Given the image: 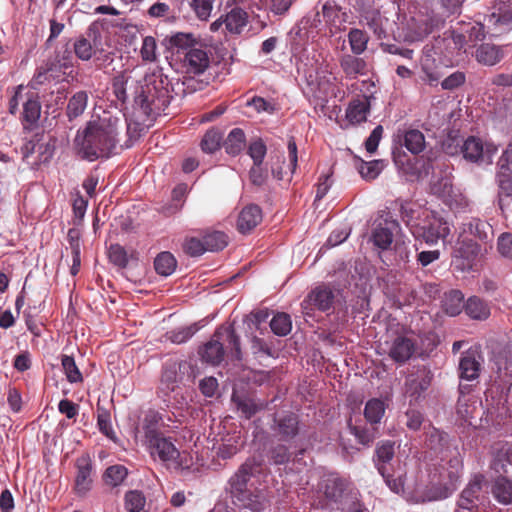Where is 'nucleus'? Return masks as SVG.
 Returning a JSON list of instances; mask_svg holds the SVG:
<instances>
[{
	"instance_id": "obj_1",
	"label": "nucleus",
	"mask_w": 512,
	"mask_h": 512,
	"mask_svg": "<svg viewBox=\"0 0 512 512\" xmlns=\"http://www.w3.org/2000/svg\"><path fill=\"white\" fill-rule=\"evenodd\" d=\"M122 121L117 117H103L98 121L89 122L82 132H78L75 145L81 158L95 161L101 157H109L118 143Z\"/></svg>"
},
{
	"instance_id": "obj_2",
	"label": "nucleus",
	"mask_w": 512,
	"mask_h": 512,
	"mask_svg": "<svg viewBox=\"0 0 512 512\" xmlns=\"http://www.w3.org/2000/svg\"><path fill=\"white\" fill-rule=\"evenodd\" d=\"M158 416L156 414L147 415L144 419V444L150 456L158 459L169 469L175 471L189 470L193 465V458L189 453L180 452L171 437H166L158 429Z\"/></svg>"
},
{
	"instance_id": "obj_3",
	"label": "nucleus",
	"mask_w": 512,
	"mask_h": 512,
	"mask_svg": "<svg viewBox=\"0 0 512 512\" xmlns=\"http://www.w3.org/2000/svg\"><path fill=\"white\" fill-rule=\"evenodd\" d=\"M401 215L416 239H422L428 245H436L440 240L445 243L451 229L447 220L436 211L414 209L411 205L401 206Z\"/></svg>"
},
{
	"instance_id": "obj_4",
	"label": "nucleus",
	"mask_w": 512,
	"mask_h": 512,
	"mask_svg": "<svg viewBox=\"0 0 512 512\" xmlns=\"http://www.w3.org/2000/svg\"><path fill=\"white\" fill-rule=\"evenodd\" d=\"M170 99L168 79L159 73L145 78V84L135 98V104L143 115L155 117L165 111Z\"/></svg>"
},
{
	"instance_id": "obj_5",
	"label": "nucleus",
	"mask_w": 512,
	"mask_h": 512,
	"mask_svg": "<svg viewBox=\"0 0 512 512\" xmlns=\"http://www.w3.org/2000/svg\"><path fill=\"white\" fill-rule=\"evenodd\" d=\"M226 343L228 347L234 350L235 357L240 359L239 338L232 326H227L219 328L213 335V338L203 346L200 351L202 360L211 365L220 364L224 358L223 345Z\"/></svg>"
},
{
	"instance_id": "obj_6",
	"label": "nucleus",
	"mask_w": 512,
	"mask_h": 512,
	"mask_svg": "<svg viewBox=\"0 0 512 512\" xmlns=\"http://www.w3.org/2000/svg\"><path fill=\"white\" fill-rule=\"evenodd\" d=\"M497 151L498 147L493 142H483L476 136L467 137L461 145L463 158L478 165H491Z\"/></svg>"
},
{
	"instance_id": "obj_7",
	"label": "nucleus",
	"mask_w": 512,
	"mask_h": 512,
	"mask_svg": "<svg viewBox=\"0 0 512 512\" xmlns=\"http://www.w3.org/2000/svg\"><path fill=\"white\" fill-rule=\"evenodd\" d=\"M335 301L334 291L325 284L312 289L301 302V309L305 316H313L315 310L330 313Z\"/></svg>"
},
{
	"instance_id": "obj_8",
	"label": "nucleus",
	"mask_w": 512,
	"mask_h": 512,
	"mask_svg": "<svg viewBox=\"0 0 512 512\" xmlns=\"http://www.w3.org/2000/svg\"><path fill=\"white\" fill-rule=\"evenodd\" d=\"M479 251V245L475 241L459 237L452 252V266L461 272L472 270Z\"/></svg>"
},
{
	"instance_id": "obj_9",
	"label": "nucleus",
	"mask_w": 512,
	"mask_h": 512,
	"mask_svg": "<svg viewBox=\"0 0 512 512\" xmlns=\"http://www.w3.org/2000/svg\"><path fill=\"white\" fill-rule=\"evenodd\" d=\"M432 381V374L425 366L419 367L410 373L405 380V396L412 401H418L423 393L429 388Z\"/></svg>"
},
{
	"instance_id": "obj_10",
	"label": "nucleus",
	"mask_w": 512,
	"mask_h": 512,
	"mask_svg": "<svg viewBox=\"0 0 512 512\" xmlns=\"http://www.w3.org/2000/svg\"><path fill=\"white\" fill-rule=\"evenodd\" d=\"M253 466L254 464L252 461L247 460L230 477L227 491L231 494L234 501L237 499H244L243 497H246L247 492L249 491L247 489V484L252 476Z\"/></svg>"
},
{
	"instance_id": "obj_11",
	"label": "nucleus",
	"mask_w": 512,
	"mask_h": 512,
	"mask_svg": "<svg viewBox=\"0 0 512 512\" xmlns=\"http://www.w3.org/2000/svg\"><path fill=\"white\" fill-rule=\"evenodd\" d=\"M322 14L325 21L329 24V30L332 35L346 30L349 14L334 0H326L323 3Z\"/></svg>"
},
{
	"instance_id": "obj_12",
	"label": "nucleus",
	"mask_w": 512,
	"mask_h": 512,
	"mask_svg": "<svg viewBox=\"0 0 512 512\" xmlns=\"http://www.w3.org/2000/svg\"><path fill=\"white\" fill-rule=\"evenodd\" d=\"M482 363L483 357L477 348H470L465 351L459 361L461 379L467 381L477 379L482 368Z\"/></svg>"
},
{
	"instance_id": "obj_13",
	"label": "nucleus",
	"mask_w": 512,
	"mask_h": 512,
	"mask_svg": "<svg viewBox=\"0 0 512 512\" xmlns=\"http://www.w3.org/2000/svg\"><path fill=\"white\" fill-rule=\"evenodd\" d=\"M415 349L416 343L413 339L398 335L390 342L388 355L396 363L403 364L413 356Z\"/></svg>"
},
{
	"instance_id": "obj_14",
	"label": "nucleus",
	"mask_w": 512,
	"mask_h": 512,
	"mask_svg": "<svg viewBox=\"0 0 512 512\" xmlns=\"http://www.w3.org/2000/svg\"><path fill=\"white\" fill-rule=\"evenodd\" d=\"M399 228V224L395 220H385L379 223L372 232L371 239L373 244L381 249H388L394 237V232Z\"/></svg>"
},
{
	"instance_id": "obj_15",
	"label": "nucleus",
	"mask_w": 512,
	"mask_h": 512,
	"mask_svg": "<svg viewBox=\"0 0 512 512\" xmlns=\"http://www.w3.org/2000/svg\"><path fill=\"white\" fill-rule=\"evenodd\" d=\"M339 65L346 78L356 79L367 74V62L353 53H345L339 57Z\"/></svg>"
},
{
	"instance_id": "obj_16",
	"label": "nucleus",
	"mask_w": 512,
	"mask_h": 512,
	"mask_svg": "<svg viewBox=\"0 0 512 512\" xmlns=\"http://www.w3.org/2000/svg\"><path fill=\"white\" fill-rule=\"evenodd\" d=\"M209 65V57L205 50L201 48H190L184 56L183 66L188 73L199 75L203 73Z\"/></svg>"
},
{
	"instance_id": "obj_17",
	"label": "nucleus",
	"mask_w": 512,
	"mask_h": 512,
	"mask_svg": "<svg viewBox=\"0 0 512 512\" xmlns=\"http://www.w3.org/2000/svg\"><path fill=\"white\" fill-rule=\"evenodd\" d=\"M483 481L484 476L480 474L475 475L472 478V480L461 493V496L458 501L459 507L467 508L468 506H478Z\"/></svg>"
},
{
	"instance_id": "obj_18",
	"label": "nucleus",
	"mask_w": 512,
	"mask_h": 512,
	"mask_svg": "<svg viewBox=\"0 0 512 512\" xmlns=\"http://www.w3.org/2000/svg\"><path fill=\"white\" fill-rule=\"evenodd\" d=\"M262 220V212L257 205H248L239 214L237 226L240 232L246 233L255 228Z\"/></svg>"
},
{
	"instance_id": "obj_19",
	"label": "nucleus",
	"mask_w": 512,
	"mask_h": 512,
	"mask_svg": "<svg viewBox=\"0 0 512 512\" xmlns=\"http://www.w3.org/2000/svg\"><path fill=\"white\" fill-rule=\"evenodd\" d=\"M464 311L469 318L477 321H484L491 314L489 304L478 296H471L467 299Z\"/></svg>"
},
{
	"instance_id": "obj_20",
	"label": "nucleus",
	"mask_w": 512,
	"mask_h": 512,
	"mask_svg": "<svg viewBox=\"0 0 512 512\" xmlns=\"http://www.w3.org/2000/svg\"><path fill=\"white\" fill-rule=\"evenodd\" d=\"M362 23L366 25L378 39L387 37L386 25L388 19L377 10L367 11L362 17Z\"/></svg>"
},
{
	"instance_id": "obj_21",
	"label": "nucleus",
	"mask_w": 512,
	"mask_h": 512,
	"mask_svg": "<svg viewBox=\"0 0 512 512\" xmlns=\"http://www.w3.org/2000/svg\"><path fill=\"white\" fill-rule=\"evenodd\" d=\"M370 111L368 98L352 100L346 109V118L351 124H359L367 120Z\"/></svg>"
},
{
	"instance_id": "obj_22",
	"label": "nucleus",
	"mask_w": 512,
	"mask_h": 512,
	"mask_svg": "<svg viewBox=\"0 0 512 512\" xmlns=\"http://www.w3.org/2000/svg\"><path fill=\"white\" fill-rule=\"evenodd\" d=\"M248 24V13L235 7L225 15V29L231 34H240Z\"/></svg>"
},
{
	"instance_id": "obj_23",
	"label": "nucleus",
	"mask_w": 512,
	"mask_h": 512,
	"mask_svg": "<svg viewBox=\"0 0 512 512\" xmlns=\"http://www.w3.org/2000/svg\"><path fill=\"white\" fill-rule=\"evenodd\" d=\"M88 99V93L83 90L74 93L69 98L66 107V115L69 121L80 117L85 112L88 105Z\"/></svg>"
},
{
	"instance_id": "obj_24",
	"label": "nucleus",
	"mask_w": 512,
	"mask_h": 512,
	"mask_svg": "<svg viewBox=\"0 0 512 512\" xmlns=\"http://www.w3.org/2000/svg\"><path fill=\"white\" fill-rule=\"evenodd\" d=\"M91 473V464L85 459L78 460L75 479V489L78 494H85L90 490L92 484Z\"/></svg>"
},
{
	"instance_id": "obj_25",
	"label": "nucleus",
	"mask_w": 512,
	"mask_h": 512,
	"mask_svg": "<svg viewBox=\"0 0 512 512\" xmlns=\"http://www.w3.org/2000/svg\"><path fill=\"white\" fill-rule=\"evenodd\" d=\"M401 144L406 147V149L417 155L421 153L426 146L425 136L418 129H408L403 132Z\"/></svg>"
},
{
	"instance_id": "obj_26",
	"label": "nucleus",
	"mask_w": 512,
	"mask_h": 512,
	"mask_svg": "<svg viewBox=\"0 0 512 512\" xmlns=\"http://www.w3.org/2000/svg\"><path fill=\"white\" fill-rule=\"evenodd\" d=\"M41 115V104L36 96L27 97L23 103V125L24 128H30L35 125Z\"/></svg>"
},
{
	"instance_id": "obj_27",
	"label": "nucleus",
	"mask_w": 512,
	"mask_h": 512,
	"mask_svg": "<svg viewBox=\"0 0 512 512\" xmlns=\"http://www.w3.org/2000/svg\"><path fill=\"white\" fill-rule=\"evenodd\" d=\"M232 401L247 419L263 408V403L256 401L254 398L239 395L236 391L232 394Z\"/></svg>"
},
{
	"instance_id": "obj_28",
	"label": "nucleus",
	"mask_w": 512,
	"mask_h": 512,
	"mask_svg": "<svg viewBox=\"0 0 512 512\" xmlns=\"http://www.w3.org/2000/svg\"><path fill=\"white\" fill-rule=\"evenodd\" d=\"M464 295L459 290H451L445 294L443 309L449 316H457L464 309Z\"/></svg>"
},
{
	"instance_id": "obj_29",
	"label": "nucleus",
	"mask_w": 512,
	"mask_h": 512,
	"mask_svg": "<svg viewBox=\"0 0 512 512\" xmlns=\"http://www.w3.org/2000/svg\"><path fill=\"white\" fill-rule=\"evenodd\" d=\"M503 55L498 47L491 44H482L476 50V59L479 63L493 66L500 62Z\"/></svg>"
},
{
	"instance_id": "obj_30",
	"label": "nucleus",
	"mask_w": 512,
	"mask_h": 512,
	"mask_svg": "<svg viewBox=\"0 0 512 512\" xmlns=\"http://www.w3.org/2000/svg\"><path fill=\"white\" fill-rule=\"evenodd\" d=\"M245 142L246 139L243 130L234 128L228 134L224 142V147L228 154L235 156L243 150Z\"/></svg>"
},
{
	"instance_id": "obj_31",
	"label": "nucleus",
	"mask_w": 512,
	"mask_h": 512,
	"mask_svg": "<svg viewBox=\"0 0 512 512\" xmlns=\"http://www.w3.org/2000/svg\"><path fill=\"white\" fill-rule=\"evenodd\" d=\"M277 432L283 440H288L298 433V420L294 414H287L277 420Z\"/></svg>"
},
{
	"instance_id": "obj_32",
	"label": "nucleus",
	"mask_w": 512,
	"mask_h": 512,
	"mask_svg": "<svg viewBox=\"0 0 512 512\" xmlns=\"http://www.w3.org/2000/svg\"><path fill=\"white\" fill-rule=\"evenodd\" d=\"M492 493L498 502L502 504L512 503V480L499 477L493 485Z\"/></svg>"
},
{
	"instance_id": "obj_33",
	"label": "nucleus",
	"mask_w": 512,
	"mask_h": 512,
	"mask_svg": "<svg viewBox=\"0 0 512 512\" xmlns=\"http://www.w3.org/2000/svg\"><path fill=\"white\" fill-rule=\"evenodd\" d=\"M177 261L170 252H161L154 260L155 271L161 276H170L176 269Z\"/></svg>"
},
{
	"instance_id": "obj_34",
	"label": "nucleus",
	"mask_w": 512,
	"mask_h": 512,
	"mask_svg": "<svg viewBox=\"0 0 512 512\" xmlns=\"http://www.w3.org/2000/svg\"><path fill=\"white\" fill-rule=\"evenodd\" d=\"M348 41L351 52L355 55H361L367 49L369 36L361 29L352 28L348 33Z\"/></svg>"
},
{
	"instance_id": "obj_35",
	"label": "nucleus",
	"mask_w": 512,
	"mask_h": 512,
	"mask_svg": "<svg viewBox=\"0 0 512 512\" xmlns=\"http://www.w3.org/2000/svg\"><path fill=\"white\" fill-rule=\"evenodd\" d=\"M199 330V327L196 323L178 327L166 332L165 337L167 340L174 344H183L186 343L192 336Z\"/></svg>"
},
{
	"instance_id": "obj_36",
	"label": "nucleus",
	"mask_w": 512,
	"mask_h": 512,
	"mask_svg": "<svg viewBox=\"0 0 512 512\" xmlns=\"http://www.w3.org/2000/svg\"><path fill=\"white\" fill-rule=\"evenodd\" d=\"M180 369V365L177 363L166 364L161 377V384L163 389L167 392H173L177 387V384L180 380L178 375V370Z\"/></svg>"
},
{
	"instance_id": "obj_37",
	"label": "nucleus",
	"mask_w": 512,
	"mask_h": 512,
	"mask_svg": "<svg viewBox=\"0 0 512 512\" xmlns=\"http://www.w3.org/2000/svg\"><path fill=\"white\" fill-rule=\"evenodd\" d=\"M486 223L481 221L478 218H471L468 221L464 222L461 226L460 237H464L465 235H470L478 239H486L487 233L485 231Z\"/></svg>"
},
{
	"instance_id": "obj_38",
	"label": "nucleus",
	"mask_w": 512,
	"mask_h": 512,
	"mask_svg": "<svg viewBox=\"0 0 512 512\" xmlns=\"http://www.w3.org/2000/svg\"><path fill=\"white\" fill-rule=\"evenodd\" d=\"M385 413L384 402L380 399H370L364 409V416L371 424L379 423Z\"/></svg>"
},
{
	"instance_id": "obj_39",
	"label": "nucleus",
	"mask_w": 512,
	"mask_h": 512,
	"mask_svg": "<svg viewBox=\"0 0 512 512\" xmlns=\"http://www.w3.org/2000/svg\"><path fill=\"white\" fill-rule=\"evenodd\" d=\"M244 499H237L234 502L238 503L239 506L250 509L253 512H262L268 505L266 498L260 494H253L250 491L247 492Z\"/></svg>"
},
{
	"instance_id": "obj_40",
	"label": "nucleus",
	"mask_w": 512,
	"mask_h": 512,
	"mask_svg": "<svg viewBox=\"0 0 512 512\" xmlns=\"http://www.w3.org/2000/svg\"><path fill=\"white\" fill-rule=\"evenodd\" d=\"M244 499H237L234 502L238 503L239 506L250 509L253 512H262L268 505L266 498L260 494H253L250 491L247 492Z\"/></svg>"
},
{
	"instance_id": "obj_41",
	"label": "nucleus",
	"mask_w": 512,
	"mask_h": 512,
	"mask_svg": "<svg viewBox=\"0 0 512 512\" xmlns=\"http://www.w3.org/2000/svg\"><path fill=\"white\" fill-rule=\"evenodd\" d=\"M395 454V443L392 441H382L378 443L375 450V464L378 468V465L386 466L389 463Z\"/></svg>"
},
{
	"instance_id": "obj_42",
	"label": "nucleus",
	"mask_w": 512,
	"mask_h": 512,
	"mask_svg": "<svg viewBox=\"0 0 512 512\" xmlns=\"http://www.w3.org/2000/svg\"><path fill=\"white\" fill-rule=\"evenodd\" d=\"M270 327L274 334L278 336H286L292 329L291 318L286 313H277L270 321Z\"/></svg>"
},
{
	"instance_id": "obj_43",
	"label": "nucleus",
	"mask_w": 512,
	"mask_h": 512,
	"mask_svg": "<svg viewBox=\"0 0 512 512\" xmlns=\"http://www.w3.org/2000/svg\"><path fill=\"white\" fill-rule=\"evenodd\" d=\"M322 489L328 499L337 501L344 491V482L338 477L330 476L324 481Z\"/></svg>"
},
{
	"instance_id": "obj_44",
	"label": "nucleus",
	"mask_w": 512,
	"mask_h": 512,
	"mask_svg": "<svg viewBox=\"0 0 512 512\" xmlns=\"http://www.w3.org/2000/svg\"><path fill=\"white\" fill-rule=\"evenodd\" d=\"M410 27L414 33V38L422 39L433 31L434 20L428 17L412 18Z\"/></svg>"
},
{
	"instance_id": "obj_45",
	"label": "nucleus",
	"mask_w": 512,
	"mask_h": 512,
	"mask_svg": "<svg viewBox=\"0 0 512 512\" xmlns=\"http://www.w3.org/2000/svg\"><path fill=\"white\" fill-rule=\"evenodd\" d=\"M140 56L144 62H156L158 59V47L153 36H145L140 48Z\"/></svg>"
},
{
	"instance_id": "obj_46",
	"label": "nucleus",
	"mask_w": 512,
	"mask_h": 512,
	"mask_svg": "<svg viewBox=\"0 0 512 512\" xmlns=\"http://www.w3.org/2000/svg\"><path fill=\"white\" fill-rule=\"evenodd\" d=\"M205 247L208 251H219L224 249L228 244V237L221 231H213L207 233L204 238Z\"/></svg>"
},
{
	"instance_id": "obj_47",
	"label": "nucleus",
	"mask_w": 512,
	"mask_h": 512,
	"mask_svg": "<svg viewBox=\"0 0 512 512\" xmlns=\"http://www.w3.org/2000/svg\"><path fill=\"white\" fill-rule=\"evenodd\" d=\"M63 371L70 383L82 382L83 377L73 357L63 355L61 360Z\"/></svg>"
},
{
	"instance_id": "obj_48",
	"label": "nucleus",
	"mask_w": 512,
	"mask_h": 512,
	"mask_svg": "<svg viewBox=\"0 0 512 512\" xmlns=\"http://www.w3.org/2000/svg\"><path fill=\"white\" fill-rule=\"evenodd\" d=\"M222 134L216 129L208 130L202 138L201 149L206 153H214L220 148Z\"/></svg>"
},
{
	"instance_id": "obj_49",
	"label": "nucleus",
	"mask_w": 512,
	"mask_h": 512,
	"mask_svg": "<svg viewBox=\"0 0 512 512\" xmlns=\"http://www.w3.org/2000/svg\"><path fill=\"white\" fill-rule=\"evenodd\" d=\"M167 47L171 50L177 49V53L180 50H186L191 48L194 39L191 34L187 33H176L166 38Z\"/></svg>"
},
{
	"instance_id": "obj_50",
	"label": "nucleus",
	"mask_w": 512,
	"mask_h": 512,
	"mask_svg": "<svg viewBox=\"0 0 512 512\" xmlns=\"http://www.w3.org/2000/svg\"><path fill=\"white\" fill-rule=\"evenodd\" d=\"M378 472L383 477L386 485L390 488L394 493H401L404 490V479L402 475L395 476L393 474L388 473L387 467L384 465H378Z\"/></svg>"
},
{
	"instance_id": "obj_51",
	"label": "nucleus",
	"mask_w": 512,
	"mask_h": 512,
	"mask_svg": "<svg viewBox=\"0 0 512 512\" xmlns=\"http://www.w3.org/2000/svg\"><path fill=\"white\" fill-rule=\"evenodd\" d=\"M215 0H190L189 5L196 17L201 21H207L213 10Z\"/></svg>"
},
{
	"instance_id": "obj_52",
	"label": "nucleus",
	"mask_w": 512,
	"mask_h": 512,
	"mask_svg": "<svg viewBox=\"0 0 512 512\" xmlns=\"http://www.w3.org/2000/svg\"><path fill=\"white\" fill-rule=\"evenodd\" d=\"M127 476V469L122 465H113L106 469L104 481L111 486H118Z\"/></svg>"
},
{
	"instance_id": "obj_53",
	"label": "nucleus",
	"mask_w": 512,
	"mask_h": 512,
	"mask_svg": "<svg viewBox=\"0 0 512 512\" xmlns=\"http://www.w3.org/2000/svg\"><path fill=\"white\" fill-rule=\"evenodd\" d=\"M68 237L70 239V246H71V250H72L71 274L76 275L79 272V268L81 265L80 244H79L77 232L74 229L69 230Z\"/></svg>"
},
{
	"instance_id": "obj_54",
	"label": "nucleus",
	"mask_w": 512,
	"mask_h": 512,
	"mask_svg": "<svg viewBox=\"0 0 512 512\" xmlns=\"http://www.w3.org/2000/svg\"><path fill=\"white\" fill-rule=\"evenodd\" d=\"M97 425L99 430L108 438L114 437V430L111 425L110 412L104 407H97Z\"/></svg>"
},
{
	"instance_id": "obj_55",
	"label": "nucleus",
	"mask_w": 512,
	"mask_h": 512,
	"mask_svg": "<svg viewBox=\"0 0 512 512\" xmlns=\"http://www.w3.org/2000/svg\"><path fill=\"white\" fill-rule=\"evenodd\" d=\"M145 497L139 491H129L125 495V507L127 512L144 511Z\"/></svg>"
},
{
	"instance_id": "obj_56",
	"label": "nucleus",
	"mask_w": 512,
	"mask_h": 512,
	"mask_svg": "<svg viewBox=\"0 0 512 512\" xmlns=\"http://www.w3.org/2000/svg\"><path fill=\"white\" fill-rule=\"evenodd\" d=\"M109 260L116 266L124 268L128 264V254L124 247L119 244H112L108 249Z\"/></svg>"
},
{
	"instance_id": "obj_57",
	"label": "nucleus",
	"mask_w": 512,
	"mask_h": 512,
	"mask_svg": "<svg viewBox=\"0 0 512 512\" xmlns=\"http://www.w3.org/2000/svg\"><path fill=\"white\" fill-rule=\"evenodd\" d=\"M335 80L336 77L327 68H320L316 72L315 82L319 92L327 93Z\"/></svg>"
},
{
	"instance_id": "obj_58",
	"label": "nucleus",
	"mask_w": 512,
	"mask_h": 512,
	"mask_svg": "<svg viewBox=\"0 0 512 512\" xmlns=\"http://www.w3.org/2000/svg\"><path fill=\"white\" fill-rule=\"evenodd\" d=\"M295 0H267L266 9L274 16H285Z\"/></svg>"
},
{
	"instance_id": "obj_59",
	"label": "nucleus",
	"mask_w": 512,
	"mask_h": 512,
	"mask_svg": "<svg viewBox=\"0 0 512 512\" xmlns=\"http://www.w3.org/2000/svg\"><path fill=\"white\" fill-rule=\"evenodd\" d=\"M74 52L76 56L82 61H88L92 58L94 54L93 47L89 40L86 38H79L75 41Z\"/></svg>"
},
{
	"instance_id": "obj_60",
	"label": "nucleus",
	"mask_w": 512,
	"mask_h": 512,
	"mask_svg": "<svg viewBox=\"0 0 512 512\" xmlns=\"http://www.w3.org/2000/svg\"><path fill=\"white\" fill-rule=\"evenodd\" d=\"M52 71V67L38 68L33 78L29 82V86L32 89H38L40 86L50 83L52 78Z\"/></svg>"
},
{
	"instance_id": "obj_61",
	"label": "nucleus",
	"mask_w": 512,
	"mask_h": 512,
	"mask_svg": "<svg viewBox=\"0 0 512 512\" xmlns=\"http://www.w3.org/2000/svg\"><path fill=\"white\" fill-rule=\"evenodd\" d=\"M497 250L502 257L512 260V233H502L498 237Z\"/></svg>"
},
{
	"instance_id": "obj_62",
	"label": "nucleus",
	"mask_w": 512,
	"mask_h": 512,
	"mask_svg": "<svg viewBox=\"0 0 512 512\" xmlns=\"http://www.w3.org/2000/svg\"><path fill=\"white\" fill-rule=\"evenodd\" d=\"M379 161L361 162L358 170L361 176L366 180L375 179L380 173Z\"/></svg>"
},
{
	"instance_id": "obj_63",
	"label": "nucleus",
	"mask_w": 512,
	"mask_h": 512,
	"mask_svg": "<svg viewBox=\"0 0 512 512\" xmlns=\"http://www.w3.org/2000/svg\"><path fill=\"white\" fill-rule=\"evenodd\" d=\"M496 181L498 183L500 191L506 196H512V178L511 170H499L496 175Z\"/></svg>"
},
{
	"instance_id": "obj_64",
	"label": "nucleus",
	"mask_w": 512,
	"mask_h": 512,
	"mask_svg": "<svg viewBox=\"0 0 512 512\" xmlns=\"http://www.w3.org/2000/svg\"><path fill=\"white\" fill-rule=\"evenodd\" d=\"M184 250L190 256H200L205 251H208L205 247L204 240L201 241L197 238H189L184 243Z\"/></svg>"
}]
</instances>
